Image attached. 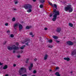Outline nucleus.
<instances>
[{"instance_id": "nucleus-1", "label": "nucleus", "mask_w": 76, "mask_h": 76, "mask_svg": "<svg viewBox=\"0 0 76 76\" xmlns=\"http://www.w3.org/2000/svg\"><path fill=\"white\" fill-rule=\"evenodd\" d=\"M24 8H25V9H26V10L28 9L27 11L28 13H31V12H32V6L31 5L29 4H26L24 5Z\"/></svg>"}, {"instance_id": "nucleus-2", "label": "nucleus", "mask_w": 76, "mask_h": 76, "mask_svg": "<svg viewBox=\"0 0 76 76\" xmlns=\"http://www.w3.org/2000/svg\"><path fill=\"white\" fill-rule=\"evenodd\" d=\"M53 18L52 19V20L53 21H55L57 19V15H59L60 14V12L56 10H53Z\"/></svg>"}, {"instance_id": "nucleus-3", "label": "nucleus", "mask_w": 76, "mask_h": 76, "mask_svg": "<svg viewBox=\"0 0 76 76\" xmlns=\"http://www.w3.org/2000/svg\"><path fill=\"white\" fill-rule=\"evenodd\" d=\"M7 48L9 50H14L13 51V53H15L16 51L15 50H19V48L18 47H16L15 45H13L12 47H10V46H8L7 47Z\"/></svg>"}, {"instance_id": "nucleus-4", "label": "nucleus", "mask_w": 76, "mask_h": 76, "mask_svg": "<svg viewBox=\"0 0 76 76\" xmlns=\"http://www.w3.org/2000/svg\"><path fill=\"white\" fill-rule=\"evenodd\" d=\"M65 11H68L69 12H72L73 11V7L71 4H69L66 7H65Z\"/></svg>"}, {"instance_id": "nucleus-5", "label": "nucleus", "mask_w": 76, "mask_h": 76, "mask_svg": "<svg viewBox=\"0 0 76 76\" xmlns=\"http://www.w3.org/2000/svg\"><path fill=\"white\" fill-rule=\"evenodd\" d=\"M19 74L20 75H21L22 74H24L26 72V68H21L18 71Z\"/></svg>"}, {"instance_id": "nucleus-6", "label": "nucleus", "mask_w": 76, "mask_h": 76, "mask_svg": "<svg viewBox=\"0 0 76 76\" xmlns=\"http://www.w3.org/2000/svg\"><path fill=\"white\" fill-rule=\"evenodd\" d=\"M30 40L29 39H27L26 40H25L23 42H22V44H25V42H27V43H26V45H29V44H28V42H29Z\"/></svg>"}, {"instance_id": "nucleus-7", "label": "nucleus", "mask_w": 76, "mask_h": 76, "mask_svg": "<svg viewBox=\"0 0 76 76\" xmlns=\"http://www.w3.org/2000/svg\"><path fill=\"white\" fill-rule=\"evenodd\" d=\"M19 23H17L15 24L14 25V28H15V29L17 28L18 27V26H19Z\"/></svg>"}, {"instance_id": "nucleus-8", "label": "nucleus", "mask_w": 76, "mask_h": 76, "mask_svg": "<svg viewBox=\"0 0 76 76\" xmlns=\"http://www.w3.org/2000/svg\"><path fill=\"white\" fill-rule=\"evenodd\" d=\"M66 44H68V45H73V43L71 41L67 42H66Z\"/></svg>"}, {"instance_id": "nucleus-9", "label": "nucleus", "mask_w": 76, "mask_h": 76, "mask_svg": "<svg viewBox=\"0 0 76 76\" xmlns=\"http://www.w3.org/2000/svg\"><path fill=\"white\" fill-rule=\"evenodd\" d=\"M48 54H45L44 57V59L45 60H47V58H48Z\"/></svg>"}, {"instance_id": "nucleus-10", "label": "nucleus", "mask_w": 76, "mask_h": 76, "mask_svg": "<svg viewBox=\"0 0 76 76\" xmlns=\"http://www.w3.org/2000/svg\"><path fill=\"white\" fill-rule=\"evenodd\" d=\"M32 67H33V64H30V66H29L28 67L29 70H32Z\"/></svg>"}, {"instance_id": "nucleus-11", "label": "nucleus", "mask_w": 76, "mask_h": 76, "mask_svg": "<svg viewBox=\"0 0 76 76\" xmlns=\"http://www.w3.org/2000/svg\"><path fill=\"white\" fill-rule=\"evenodd\" d=\"M76 54V50H74L71 53V55L72 56H74Z\"/></svg>"}, {"instance_id": "nucleus-12", "label": "nucleus", "mask_w": 76, "mask_h": 76, "mask_svg": "<svg viewBox=\"0 0 76 76\" xmlns=\"http://www.w3.org/2000/svg\"><path fill=\"white\" fill-rule=\"evenodd\" d=\"M64 60H66L67 61H69L70 60V58L69 57H65L64 58Z\"/></svg>"}, {"instance_id": "nucleus-13", "label": "nucleus", "mask_w": 76, "mask_h": 76, "mask_svg": "<svg viewBox=\"0 0 76 76\" xmlns=\"http://www.w3.org/2000/svg\"><path fill=\"white\" fill-rule=\"evenodd\" d=\"M19 31H20L23 28V26L21 24H19Z\"/></svg>"}, {"instance_id": "nucleus-14", "label": "nucleus", "mask_w": 76, "mask_h": 76, "mask_svg": "<svg viewBox=\"0 0 76 76\" xmlns=\"http://www.w3.org/2000/svg\"><path fill=\"white\" fill-rule=\"evenodd\" d=\"M61 28L59 27L57 28L56 31H57V32H60L61 31Z\"/></svg>"}, {"instance_id": "nucleus-15", "label": "nucleus", "mask_w": 76, "mask_h": 76, "mask_svg": "<svg viewBox=\"0 0 76 76\" xmlns=\"http://www.w3.org/2000/svg\"><path fill=\"white\" fill-rule=\"evenodd\" d=\"M68 25L69 26H70V27H73V24L71 23H68Z\"/></svg>"}, {"instance_id": "nucleus-16", "label": "nucleus", "mask_w": 76, "mask_h": 76, "mask_svg": "<svg viewBox=\"0 0 76 76\" xmlns=\"http://www.w3.org/2000/svg\"><path fill=\"white\" fill-rule=\"evenodd\" d=\"M32 28V26H26V28L27 29H30V28Z\"/></svg>"}, {"instance_id": "nucleus-17", "label": "nucleus", "mask_w": 76, "mask_h": 76, "mask_svg": "<svg viewBox=\"0 0 76 76\" xmlns=\"http://www.w3.org/2000/svg\"><path fill=\"white\" fill-rule=\"evenodd\" d=\"M7 67H8L7 65H6L4 66L3 67V69L4 70H5V69H7Z\"/></svg>"}, {"instance_id": "nucleus-18", "label": "nucleus", "mask_w": 76, "mask_h": 76, "mask_svg": "<svg viewBox=\"0 0 76 76\" xmlns=\"http://www.w3.org/2000/svg\"><path fill=\"white\" fill-rule=\"evenodd\" d=\"M52 7H53L55 8L56 9H57V5H56V4H53V5H52Z\"/></svg>"}, {"instance_id": "nucleus-19", "label": "nucleus", "mask_w": 76, "mask_h": 76, "mask_svg": "<svg viewBox=\"0 0 76 76\" xmlns=\"http://www.w3.org/2000/svg\"><path fill=\"white\" fill-rule=\"evenodd\" d=\"M55 75H56V76H60V75L58 72H56L55 73Z\"/></svg>"}, {"instance_id": "nucleus-20", "label": "nucleus", "mask_w": 76, "mask_h": 76, "mask_svg": "<svg viewBox=\"0 0 76 76\" xmlns=\"http://www.w3.org/2000/svg\"><path fill=\"white\" fill-rule=\"evenodd\" d=\"M29 34L30 35H31V37H34V35H33V33H32V32H30L29 33Z\"/></svg>"}, {"instance_id": "nucleus-21", "label": "nucleus", "mask_w": 76, "mask_h": 76, "mask_svg": "<svg viewBox=\"0 0 76 76\" xmlns=\"http://www.w3.org/2000/svg\"><path fill=\"white\" fill-rule=\"evenodd\" d=\"M26 47V45H24L21 46V47H20V49H21V50H23V48H25Z\"/></svg>"}, {"instance_id": "nucleus-22", "label": "nucleus", "mask_w": 76, "mask_h": 76, "mask_svg": "<svg viewBox=\"0 0 76 76\" xmlns=\"http://www.w3.org/2000/svg\"><path fill=\"white\" fill-rule=\"evenodd\" d=\"M15 4H18V0H15L14 1Z\"/></svg>"}, {"instance_id": "nucleus-23", "label": "nucleus", "mask_w": 76, "mask_h": 76, "mask_svg": "<svg viewBox=\"0 0 76 76\" xmlns=\"http://www.w3.org/2000/svg\"><path fill=\"white\" fill-rule=\"evenodd\" d=\"M52 37L54 39H58V37L56 36H53Z\"/></svg>"}, {"instance_id": "nucleus-24", "label": "nucleus", "mask_w": 76, "mask_h": 76, "mask_svg": "<svg viewBox=\"0 0 76 76\" xmlns=\"http://www.w3.org/2000/svg\"><path fill=\"white\" fill-rule=\"evenodd\" d=\"M39 1L40 3H44L45 2V0H39Z\"/></svg>"}, {"instance_id": "nucleus-25", "label": "nucleus", "mask_w": 76, "mask_h": 76, "mask_svg": "<svg viewBox=\"0 0 76 76\" xmlns=\"http://www.w3.org/2000/svg\"><path fill=\"white\" fill-rule=\"evenodd\" d=\"M10 38H13L14 37V35L13 34H11L10 35Z\"/></svg>"}, {"instance_id": "nucleus-26", "label": "nucleus", "mask_w": 76, "mask_h": 76, "mask_svg": "<svg viewBox=\"0 0 76 76\" xmlns=\"http://www.w3.org/2000/svg\"><path fill=\"white\" fill-rule=\"evenodd\" d=\"M12 20L13 22H15V21L16 20V18H12Z\"/></svg>"}, {"instance_id": "nucleus-27", "label": "nucleus", "mask_w": 76, "mask_h": 76, "mask_svg": "<svg viewBox=\"0 0 76 76\" xmlns=\"http://www.w3.org/2000/svg\"><path fill=\"white\" fill-rule=\"evenodd\" d=\"M53 42V41L52 40H49L48 42H49V43H51Z\"/></svg>"}, {"instance_id": "nucleus-28", "label": "nucleus", "mask_w": 76, "mask_h": 76, "mask_svg": "<svg viewBox=\"0 0 76 76\" xmlns=\"http://www.w3.org/2000/svg\"><path fill=\"white\" fill-rule=\"evenodd\" d=\"M33 73L34 74H35V73H37V71L34 70L33 71Z\"/></svg>"}, {"instance_id": "nucleus-29", "label": "nucleus", "mask_w": 76, "mask_h": 76, "mask_svg": "<svg viewBox=\"0 0 76 76\" xmlns=\"http://www.w3.org/2000/svg\"><path fill=\"white\" fill-rule=\"evenodd\" d=\"M43 6H44L43 5L41 4L40 5V8H43Z\"/></svg>"}, {"instance_id": "nucleus-30", "label": "nucleus", "mask_w": 76, "mask_h": 76, "mask_svg": "<svg viewBox=\"0 0 76 76\" xmlns=\"http://www.w3.org/2000/svg\"><path fill=\"white\" fill-rule=\"evenodd\" d=\"M49 4L50 5V6H53V4H52V3L50 2H49Z\"/></svg>"}, {"instance_id": "nucleus-31", "label": "nucleus", "mask_w": 76, "mask_h": 76, "mask_svg": "<svg viewBox=\"0 0 76 76\" xmlns=\"http://www.w3.org/2000/svg\"><path fill=\"white\" fill-rule=\"evenodd\" d=\"M56 70H58L59 69V67L57 66L56 67Z\"/></svg>"}, {"instance_id": "nucleus-32", "label": "nucleus", "mask_w": 76, "mask_h": 76, "mask_svg": "<svg viewBox=\"0 0 76 76\" xmlns=\"http://www.w3.org/2000/svg\"><path fill=\"white\" fill-rule=\"evenodd\" d=\"M56 42H57V43H59V42H60V41L57 40H56Z\"/></svg>"}, {"instance_id": "nucleus-33", "label": "nucleus", "mask_w": 76, "mask_h": 76, "mask_svg": "<svg viewBox=\"0 0 76 76\" xmlns=\"http://www.w3.org/2000/svg\"><path fill=\"white\" fill-rule=\"evenodd\" d=\"M10 30H8L7 31V34H9V33H10Z\"/></svg>"}, {"instance_id": "nucleus-34", "label": "nucleus", "mask_w": 76, "mask_h": 76, "mask_svg": "<svg viewBox=\"0 0 76 76\" xmlns=\"http://www.w3.org/2000/svg\"><path fill=\"white\" fill-rule=\"evenodd\" d=\"M5 26H8V23H5Z\"/></svg>"}, {"instance_id": "nucleus-35", "label": "nucleus", "mask_w": 76, "mask_h": 76, "mask_svg": "<svg viewBox=\"0 0 76 76\" xmlns=\"http://www.w3.org/2000/svg\"><path fill=\"white\" fill-rule=\"evenodd\" d=\"M21 76H27V75L23 74V75H22Z\"/></svg>"}, {"instance_id": "nucleus-36", "label": "nucleus", "mask_w": 76, "mask_h": 76, "mask_svg": "<svg viewBox=\"0 0 76 76\" xmlns=\"http://www.w3.org/2000/svg\"><path fill=\"white\" fill-rule=\"evenodd\" d=\"M3 63H1L0 62V66H1V65H3Z\"/></svg>"}, {"instance_id": "nucleus-37", "label": "nucleus", "mask_w": 76, "mask_h": 76, "mask_svg": "<svg viewBox=\"0 0 76 76\" xmlns=\"http://www.w3.org/2000/svg\"><path fill=\"white\" fill-rule=\"evenodd\" d=\"M16 45H19V43L18 42L16 43Z\"/></svg>"}, {"instance_id": "nucleus-38", "label": "nucleus", "mask_w": 76, "mask_h": 76, "mask_svg": "<svg viewBox=\"0 0 76 76\" xmlns=\"http://www.w3.org/2000/svg\"><path fill=\"white\" fill-rule=\"evenodd\" d=\"M18 58H20V55H18L17 56Z\"/></svg>"}, {"instance_id": "nucleus-39", "label": "nucleus", "mask_w": 76, "mask_h": 76, "mask_svg": "<svg viewBox=\"0 0 76 76\" xmlns=\"http://www.w3.org/2000/svg\"><path fill=\"white\" fill-rule=\"evenodd\" d=\"M6 41H5L3 43V44L4 45V44H6Z\"/></svg>"}, {"instance_id": "nucleus-40", "label": "nucleus", "mask_w": 76, "mask_h": 76, "mask_svg": "<svg viewBox=\"0 0 76 76\" xmlns=\"http://www.w3.org/2000/svg\"><path fill=\"white\" fill-rule=\"evenodd\" d=\"M37 60V58H35L34 59V61H36Z\"/></svg>"}, {"instance_id": "nucleus-41", "label": "nucleus", "mask_w": 76, "mask_h": 76, "mask_svg": "<svg viewBox=\"0 0 76 76\" xmlns=\"http://www.w3.org/2000/svg\"><path fill=\"white\" fill-rule=\"evenodd\" d=\"M49 47H50V48H52V47H53V46H49Z\"/></svg>"}, {"instance_id": "nucleus-42", "label": "nucleus", "mask_w": 76, "mask_h": 76, "mask_svg": "<svg viewBox=\"0 0 76 76\" xmlns=\"http://www.w3.org/2000/svg\"><path fill=\"white\" fill-rule=\"evenodd\" d=\"M37 1V0H33V1H34V2H35V1Z\"/></svg>"}, {"instance_id": "nucleus-43", "label": "nucleus", "mask_w": 76, "mask_h": 76, "mask_svg": "<svg viewBox=\"0 0 76 76\" xmlns=\"http://www.w3.org/2000/svg\"><path fill=\"white\" fill-rule=\"evenodd\" d=\"M45 30H47V28H45Z\"/></svg>"}, {"instance_id": "nucleus-44", "label": "nucleus", "mask_w": 76, "mask_h": 76, "mask_svg": "<svg viewBox=\"0 0 76 76\" xmlns=\"http://www.w3.org/2000/svg\"><path fill=\"white\" fill-rule=\"evenodd\" d=\"M13 66H14V67L16 66V64H13Z\"/></svg>"}, {"instance_id": "nucleus-45", "label": "nucleus", "mask_w": 76, "mask_h": 76, "mask_svg": "<svg viewBox=\"0 0 76 76\" xmlns=\"http://www.w3.org/2000/svg\"><path fill=\"white\" fill-rule=\"evenodd\" d=\"M5 76H9V75L6 74Z\"/></svg>"}, {"instance_id": "nucleus-46", "label": "nucleus", "mask_w": 76, "mask_h": 76, "mask_svg": "<svg viewBox=\"0 0 76 76\" xmlns=\"http://www.w3.org/2000/svg\"><path fill=\"white\" fill-rule=\"evenodd\" d=\"M52 14L50 15V17H51V16H52Z\"/></svg>"}, {"instance_id": "nucleus-47", "label": "nucleus", "mask_w": 76, "mask_h": 76, "mask_svg": "<svg viewBox=\"0 0 76 76\" xmlns=\"http://www.w3.org/2000/svg\"><path fill=\"white\" fill-rule=\"evenodd\" d=\"M14 10H16L17 9H14Z\"/></svg>"}, {"instance_id": "nucleus-48", "label": "nucleus", "mask_w": 76, "mask_h": 76, "mask_svg": "<svg viewBox=\"0 0 76 76\" xmlns=\"http://www.w3.org/2000/svg\"><path fill=\"white\" fill-rule=\"evenodd\" d=\"M50 72H51V71H52V70L51 69H50Z\"/></svg>"}, {"instance_id": "nucleus-49", "label": "nucleus", "mask_w": 76, "mask_h": 76, "mask_svg": "<svg viewBox=\"0 0 76 76\" xmlns=\"http://www.w3.org/2000/svg\"><path fill=\"white\" fill-rule=\"evenodd\" d=\"M31 76H36V75H32Z\"/></svg>"}, {"instance_id": "nucleus-50", "label": "nucleus", "mask_w": 76, "mask_h": 76, "mask_svg": "<svg viewBox=\"0 0 76 76\" xmlns=\"http://www.w3.org/2000/svg\"><path fill=\"white\" fill-rule=\"evenodd\" d=\"M71 73H72V72H71Z\"/></svg>"}]
</instances>
